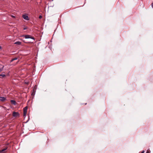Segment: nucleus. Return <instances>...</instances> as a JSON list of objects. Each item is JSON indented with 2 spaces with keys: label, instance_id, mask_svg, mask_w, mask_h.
Here are the masks:
<instances>
[{
  "label": "nucleus",
  "instance_id": "1",
  "mask_svg": "<svg viewBox=\"0 0 153 153\" xmlns=\"http://www.w3.org/2000/svg\"><path fill=\"white\" fill-rule=\"evenodd\" d=\"M22 37H24L25 39H28V38H30L31 39H33L34 40H35V38L34 37L31 36L30 35H23L22 36Z\"/></svg>",
  "mask_w": 153,
  "mask_h": 153
},
{
  "label": "nucleus",
  "instance_id": "2",
  "mask_svg": "<svg viewBox=\"0 0 153 153\" xmlns=\"http://www.w3.org/2000/svg\"><path fill=\"white\" fill-rule=\"evenodd\" d=\"M13 116L14 117H19V114L18 112L14 111L13 113Z\"/></svg>",
  "mask_w": 153,
  "mask_h": 153
},
{
  "label": "nucleus",
  "instance_id": "3",
  "mask_svg": "<svg viewBox=\"0 0 153 153\" xmlns=\"http://www.w3.org/2000/svg\"><path fill=\"white\" fill-rule=\"evenodd\" d=\"M27 107L26 106L23 108V115L25 116L26 115L27 112Z\"/></svg>",
  "mask_w": 153,
  "mask_h": 153
},
{
  "label": "nucleus",
  "instance_id": "4",
  "mask_svg": "<svg viewBox=\"0 0 153 153\" xmlns=\"http://www.w3.org/2000/svg\"><path fill=\"white\" fill-rule=\"evenodd\" d=\"M22 17L25 19L27 20H29L28 16L27 14H24L22 16Z\"/></svg>",
  "mask_w": 153,
  "mask_h": 153
},
{
  "label": "nucleus",
  "instance_id": "5",
  "mask_svg": "<svg viewBox=\"0 0 153 153\" xmlns=\"http://www.w3.org/2000/svg\"><path fill=\"white\" fill-rule=\"evenodd\" d=\"M7 147H6L4 149H2L1 150H0V153H4V151L7 149Z\"/></svg>",
  "mask_w": 153,
  "mask_h": 153
},
{
  "label": "nucleus",
  "instance_id": "6",
  "mask_svg": "<svg viewBox=\"0 0 153 153\" xmlns=\"http://www.w3.org/2000/svg\"><path fill=\"white\" fill-rule=\"evenodd\" d=\"M6 98L4 97H0V100L1 101H4L6 100Z\"/></svg>",
  "mask_w": 153,
  "mask_h": 153
},
{
  "label": "nucleus",
  "instance_id": "7",
  "mask_svg": "<svg viewBox=\"0 0 153 153\" xmlns=\"http://www.w3.org/2000/svg\"><path fill=\"white\" fill-rule=\"evenodd\" d=\"M6 76V75L4 74H3V73H2L1 74H0V77L1 78H3Z\"/></svg>",
  "mask_w": 153,
  "mask_h": 153
},
{
  "label": "nucleus",
  "instance_id": "8",
  "mask_svg": "<svg viewBox=\"0 0 153 153\" xmlns=\"http://www.w3.org/2000/svg\"><path fill=\"white\" fill-rule=\"evenodd\" d=\"M21 42L19 41L16 42L14 43L15 44H16L18 45H21Z\"/></svg>",
  "mask_w": 153,
  "mask_h": 153
},
{
  "label": "nucleus",
  "instance_id": "9",
  "mask_svg": "<svg viewBox=\"0 0 153 153\" xmlns=\"http://www.w3.org/2000/svg\"><path fill=\"white\" fill-rule=\"evenodd\" d=\"M10 101H11V102L12 104H13L14 105H16V102L15 101V100H11Z\"/></svg>",
  "mask_w": 153,
  "mask_h": 153
},
{
  "label": "nucleus",
  "instance_id": "10",
  "mask_svg": "<svg viewBox=\"0 0 153 153\" xmlns=\"http://www.w3.org/2000/svg\"><path fill=\"white\" fill-rule=\"evenodd\" d=\"M36 88H35V87H34V88L33 89V92L32 94V95H34L35 94V93L36 92Z\"/></svg>",
  "mask_w": 153,
  "mask_h": 153
},
{
  "label": "nucleus",
  "instance_id": "11",
  "mask_svg": "<svg viewBox=\"0 0 153 153\" xmlns=\"http://www.w3.org/2000/svg\"><path fill=\"white\" fill-rule=\"evenodd\" d=\"M4 68V66H3L2 68H0V72L2 71L3 70Z\"/></svg>",
  "mask_w": 153,
  "mask_h": 153
},
{
  "label": "nucleus",
  "instance_id": "12",
  "mask_svg": "<svg viewBox=\"0 0 153 153\" xmlns=\"http://www.w3.org/2000/svg\"><path fill=\"white\" fill-rule=\"evenodd\" d=\"M17 59V58H14L12 59L11 61H10V62H13V61L14 60H16Z\"/></svg>",
  "mask_w": 153,
  "mask_h": 153
},
{
  "label": "nucleus",
  "instance_id": "13",
  "mask_svg": "<svg viewBox=\"0 0 153 153\" xmlns=\"http://www.w3.org/2000/svg\"><path fill=\"white\" fill-rule=\"evenodd\" d=\"M150 151L149 150H148L147 151V152L146 153H150Z\"/></svg>",
  "mask_w": 153,
  "mask_h": 153
},
{
  "label": "nucleus",
  "instance_id": "14",
  "mask_svg": "<svg viewBox=\"0 0 153 153\" xmlns=\"http://www.w3.org/2000/svg\"><path fill=\"white\" fill-rule=\"evenodd\" d=\"M39 19H41L42 18V16H41V15H40L39 16Z\"/></svg>",
  "mask_w": 153,
  "mask_h": 153
},
{
  "label": "nucleus",
  "instance_id": "15",
  "mask_svg": "<svg viewBox=\"0 0 153 153\" xmlns=\"http://www.w3.org/2000/svg\"><path fill=\"white\" fill-rule=\"evenodd\" d=\"M11 16L12 18H15V16H13V15H11Z\"/></svg>",
  "mask_w": 153,
  "mask_h": 153
},
{
  "label": "nucleus",
  "instance_id": "16",
  "mask_svg": "<svg viewBox=\"0 0 153 153\" xmlns=\"http://www.w3.org/2000/svg\"><path fill=\"white\" fill-rule=\"evenodd\" d=\"M151 6H152V7L153 8V3H152L151 4Z\"/></svg>",
  "mask_w": 153,
  "mask_h": 153
},
{
  "label": "nucleus",
  "instance_id": "17",
  "mask_svg": "<svg viewBox=\"0 0 153 153\" xmlns=\"http://www.w3.org/2000/svg\"><path fill=\"white\" fill-rule=\"evenodd\" d=\"M141 153H144V151H143Z\"/></svg>",
  "mask_w": 153,
  "mask_h": 153
},
{
  "label": "nucleus",
  "instance_id": "18",
  "mask_svg": "<svg viewBox=\"0 0 153 153\" xmlns=\"http://www.w3.org/2000/svg\"><path fill=\"white\" fill-rule=\"evenodd\" d=\"M27 29V28L26 27H25L24 28V30H26Z\"/></svg>",
  "mask_w": 153,
  "mask_h": 153
},
{
  "label": "nucleus",
  "instance_id": "19",
  "mask_svg": "<svg viewBox=\"0 0 153 153\" xmlns=\"http://www.w3.org/2000/svg\"><path fill=\"white\" fill-rule=\"evenodd\" d=\"M1 46H0V49H1Z\"/></svg>",
  "mask_w": 153,
  "mask_h": 153
},
{
  "label": "nucleus",
  "instance_id": "20",
  "mask_svg": "<svg viewBox=\"0 0 153 153\" xmlns=\"http://www.w3.org/2000/svg\"><path fill=\"white\" fill-rule=\"evenodd\" d=\"M33 42H29V43H33Z\"/></svg>",
  "mask_w": 153,
  "mask_h": 153
}]
</instances>
